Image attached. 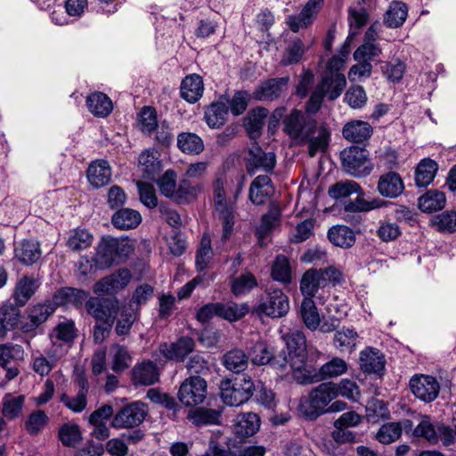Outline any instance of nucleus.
I'll use <instances>...</instances> for the list:
<instances>
[{
  "instance_id": "1",
  "label": "nucleus",
  "mask_w": 456,
  "mask_h": 456,
  "mask_svg": "<svg viewBox=\"0 0 456 456\" xmlns=\"http://www.w3.org/2000/svg\"><path fill=\"white\" fill-rule=\"evenodd\" d=\"M283 132L293 144H308V153L314 157L324 151L329 144L330 134L324 126H318L315 119L298 110H292L282 120Z\"/></svg>"
},
{
  "instance_id": "2",
  "label": "nucleus",
  "mask_w": 456,
  "mask_h": 456,
  "mask_svg": "<svg viewBox=\"0 0 456 456\" xmlns=\"http://www.w3.org/2000/svg\"><path fill=\"white\" fill-rule=\"evenodd\" d=\"M282 339L286 344L288 355L280 367L285 374L291 373L297 382L299 376H302L308 366L305 334L299 330H295L284 334Z\"/></svg>"
},
{
  "instance_id": "3",
  "label": "nucleus",
  "mask_w": 456,
  "mask_h": 456,
  "mask_svg": "<svg viewBox=\"0 0 456 456\" xmlns=\"http://www.w3.org/2000/svg\"><path fill=\"white\" fill-rule=\"evenodd\" d=\"M342 280V273L335 266H329L323 269L311 268L302 275L299 284L300 292L304 298L316 295L320 289L329 284H338Z\"/></svg>"
},
{
  "instance_id": "4",
  "label": "nucleus",
  "mask_w": 456,
  "mask_h": 456,
  "mask_svg": "<svg viewBox=\"0 0 456 456\" xmlns=\"http://www.w3.org/2000/svg\"><path fill=\"white\" fill-rule=\"evenodd\" d=\"M335 399V392L330 382H325L313 388L308 395L300 400L298 410L302 415L315 419L327 412L330 403Z\"/></svg>"
},
{
  "instance_id": "5",
  "label": "nucleus",
  "mask_w": 456,
  "mask_h": 456,
  "mask_svg": "<svg viewBox=\"0 0 456 456\" xmlns=\"http://www.w3.org/2000/svg\"><path fill=\"white\" fill-rule=\"evenodd\" d=\"M346 86V80L344 75L322 73L321 82L312 93L306 104V111L316 113L322 106L324 96L333 101L341 94Z\"/></svg>"
},
{
  "instance_id": "6",
  "label": "nucleus",
  "mask_w": 456,
  "mask_h": 456,
  "mask_svg": "<svg viewBox=\"0 0 456 456\" xmlns=\"http://www.w3.org/2000/svg\"><path fill=\"white\" fill-rule=\"evenodd\" d=\"M255 385L249 377L224 379L220 383V396L229 406H240L253 395Z\"/></svg>"
},
{
  "instance_id": "7",
  "label": "nucleus",
  "mask_w": 456,
  "mask_h": 456,
  "mask_svg": "<svg viewBox=\"0 0 456 456\" xmlns=\"http://www.w3.org/2000/svg\"><path fill=\"white\" fill-rule=\"evenodd\" d=\"M413 436L422 437L431 444H436L441 441L444 445H449L454 441V432L450 427L432 421L428 416H421L417 427L413 429Z\"/></svg>"
},
{
  "instance_id": "8",
  "label": "nucleus",
  "mask_w": 456,
  "mask_h": 456,
  "mask_svg": "<svg viewBox=\"0 0 456 456\" xmlns=\"http://www.w3.org/2000/svg\"><path fill=\"white\" fill-rule=\"evenodd\" d=\"M340 156L344 171L352 176H367L373 168L365 148L351 146L345 149Z\"/></svg>"
},
{
  "instance_id": "9",
  "label": "nucleus",
  "mask_w": 456,
  "mask_h": 456,
  "mask_svg": "<svg viewBox=\"0 0 456 456\" xmlns=\"http://www.w3.org/2000/svg\"><path fill=\"white\" fill-rule=\"evenodd\" d=\"M347 370V362L340 357L334 356L322 364L318 370L308 365L302 376H299L297 383L307 384L334 379L342 376L346 373Z\"/></svg>"
},
{
  "instance_id": "10",
  "label": "nucleus",
  "mask_w": 456,
  "mask_h": 456,
  "mask_svg": "<svg viewBox=\"0 0 456 456\" xmlns=\"http://www.w3.org/2000/svg\"><path fill=\"white\" fill-rule=\"evenodd\" d=\"M289 309V301L284 292L277 288L270 287L261 298L256 312L259 315L272 318L284 316Z\"/></svg>"
},
{
  "instance_id": "11",
  "label": "nucleus",
  "mask_w": 456,
  "mask_h": 456,
  "mask_svg": "<svg viewBox=\"0 0 456 456\" xmlns=\"http://www.w3.org/2000/svg\"><path fill=\"white\" fill-rule=\"evenodd\" d=\"M148 413L145 403L137 401L124 406L112 419L115 428H133L141 425Z\"/></svg>"
},
{
  "instance_id": "12",
  "label": "nucleus",
  "mask_w": 456,
  "mask_h": 456,
  "mask_svg": "<svg viewBox=\"0 0 456 456\" xmlns=\"http://www.w3.org/2000/svg\"><path fill=\"white\" fill-rule=\"evenodd\" d=\"M207 396V382L200 376L187 378L180 386L179 401L185 406H194L204 402Z\"/></svg>"
},
{
  "instance_id": "13",
  "label": "nucleus",
  "mask_w": 456,
  "mask_h": 456,
  "mask_svg": "<svg viewBox=\"0 0 456 456\" xmlns=\"http://www.w3.org/2000/svg\"><path fill=\"white\" fill-rule=\"evenodd\" d=\"M214 200L216 211L223 222V237L226 239L232 231L234 216L232 205L226 201L224 182L220 179L216 180L214 184Z\"/></svg>"
},
{
  "instance_id": "14",
  "label": "nucleus",
  "mask_w": 456,
  "mask_h": 456,
  "mask_svg": "<svg viewBox=\"0 0 456 456\" xmlns=\"http://www.w3.org/2000/svg\"><path fill=\"white\" fill-rule=\"evenodd\" d=\"M55 301L35 305L27 310V316L21 322L20 329L25 333L35 331L54 313Z\"/></svg>"
},
{
  "instance_id": "15",
  "label": "nucleus",
  "mask_w": 456,
  "mask_h": 456,
  "mask_svg": "<svg viewBox=\"0 0 456 456\" xmlns=\"http://www.w3.org/2000/svg\"><path fill=\"white\" fill-rule=\"evenodd\" d=\"M410 387L417 398L426 403L433 402L440 390V385L436 378L423 374L412 377Z\"/></svg>"
},
{
  "instance_id": "16",
  "label": "nucleus",
  "mask_w": 456,
  "mask_h": 456,
  "mask_svg": "<svg viewBox=\"0 0 456 456\" xmlns=\"http://www.w3.org/2000/svg\"><path fill=\"white\" fill-rule=\"evenodd\" d=\"M86 308L97 322L113 324L118 314V301L90 297L86 302Z\"/></svg>"
},
{
  "instance_id": "17",
  "label": "nucleus",
  "mask_w": 456,
  "mask_h": 456,
  "mask_svg": "<svg viewBox=\"0 0 456 456\" xmlns=\"http://www.w3.org/2000/svg\"><path fill=\"white\" fill-rule=\"evenodd\" d=\"M131 273L127 269H119L112 274L104 277L94 286V291L98 295H113L125 289L131 281Z\"/></svg>"
},
{
  "instance_id": "18",
  "label": "nucleus",
  "mask_w": 456,
  "mask_h": 456,
  "mask_svg": "<svg viewBox=\"0 0 456 456\" xmlns=\"http://www.w3.org/2000/svg\"><path fill=\"white\" fill-rule=\"evenodd\" d=\"M159 153L154 148L143 150L138 157V168L145 179L156 180L161 171L162 164Z\"/></svg>"
},
{
  "instance_id": "19",
  "label": "nucleus",
  "mask_w": 456,
  "mask_h": 456,
  "mask_svg": "<svg viewBox=\"0 0 456 456\" xmlns=\"http://www.w3.org/2000/svg\"><path fill=\"white\" fill-rule=\"evenodd\" d=\"M322 5L323 0H308L299 14L288 17L287 23L290 29L297 32L300 28H307L313 23Z\"/></svg>"
},
{
  "instance_id": "20",
  "label": "nucleus",
  "mask_w": 456,
  "mask_h": 456,
  "mask_svg": "<svg viewBox=\"0 0 456 456\" xmlns=\"http://www.w3.org/2000/svg\"><path fill=\"white\" fill-rule=\"evenodd\" d=\"M118 242L115 238H102L96 248L94 257V265L99 269H105L118 260L117 255Z\"/></svg>"
},
{
  "instance_id": "21",
  "label": "nucleus",
  "mask_w": 456,
  "mask_h": 456,
  "mask_svg": "<svg viewBox=\"0 0 456 456\" xmlns=\"http://www.w3.org/2000/svg\"><path fill=\"white\" fill-rule=\"evenodd\" d=\"M288 83V77L267 79L253 92V98L257 101H273L287 89Z\"/></svg>"
},
{
  "instance_id": "22",
  "label": "nucleus",
  "mask_w": 456,
  "mask_h": 456,
  "mask_svg": "<svg viewBox=\"0 0 456 456\" xmlns=\"http://www.w3.org/2000/svg\"><path fill=\"white\" fill-rule=\"evenodd\" d=\"M194 340L189 337H183L176 342L159 346V353L167 360L183 362L186 355L194 349Z\"/></svg>"
},
{
  "instance_id": "23",
  "label": "nucleus",
  "mask_w": 456,
  "mask_h": 456,
  "mask_svg": "<svg viewBox=\"0 0 456 456\" xmlns=\"http://www.w3.org/2000/svg\"><path fill=\"white\" fill-rule=\"evenodd\" d=\"M247 160V167L249 173H253L255 169H263L265 172H270L276 164L275 154L271 151L265 152L256 143L249 148Z\"/></svg>"
},
{
  "instance_id": "24",
  "label": "nucleus",
  "mask_w": 456,
  "mask_h": 456,
  "mask_svg": "<svg viewBox=\"0 0 456 456\" xmlns=\"http://www.w3.org/2000/svg\"><path fill=\"white\" fill-rule=\"evenodd\" d=\"M260 419L256 413L248 412L238 415L232 425L233 434L240 440L253 436L259 429Z\"/></svg>"
},
{
  "instance_id": "25",
  "label": "nucleus",
  "mask_w": 456,
  "mask_h": 456,
  "mask_svg": "<svg viewBox=\"0 0 456 456\" xmlns=\"http://www.w3.org/2000/svg\"><path fill=\"white\" fill-rule=\"evenodd\" d=\"M377 190L383 197L395 199L403 193L404 183L399 174L388 172L380 175Z\"/></svg>"
},
{
  "instance_id": "26",
  "label": "nucleus",
  "mask_w": 456,
  "mask_h": 456,
  "mask_svg": "<svg viewBox=\"0 0 456 456\" xmlns=\"http://www.w3.org/2000/svg\"><path fill=\"white\" fill-rule=\"evenodd\" d=\"M274 191L271 178L266 175L256 176L249 188V200L255 205L267 201Z\"/></svg>"
},
{
  "instance_id": "27",
  "label": "nucleus",
  "mask_w": 456,
  "mask_h": 456,
  "mask_svg": "<svg viewBox=\"0 0 456 456\" xmlns=\"http://www.w3.org/2000/svg\"><path fill=\"white\" fill-rule=\"evenodd\" d=\"M132 376L135 385L150 386L159 379V369L151 361L136 364L133 369Z\"/></svg>"
},
{
  "instance_id": "28",
  "label": "nucleus",
  "mask_w": 456,
  "mask_h": 456,
  "mask_svg": "<svg viewBox=\"0 0 456 456\" xmlns=\"http://www.w3.org/2000/svg\"><path fill=\"white\" fill-rule=\"evenodd\" d=\"M111 178V168L108 161L99 159L90 164L87 169V179L94 188L108 184Z\"/></svg>"
},
{
  "instance_id": "29",
  "label": "nucleus",
  "mask_w": 456,
  "mask_h": 456,
  "mask_svg": "<svg viewBox=\"0 0 456 456\" xmlns=\"http://www.w3.org/2000/svg\"><path fill=\"white\" fill-rule=\"evenodd\" d=\"M202 77L197 74L186 76L181 83V96L190 103L197 102L203 95Z\"/></svg>"
},
{
  "instance_id": "30",
  "label": "nucleus",
  "mask_w": 456,
  "mask_h": 456,
  "mask_svg": "<svg viewBox=\"0 0 456 456\" xmlns=\"http://www.w3.org/2000/svg\"><path fill=\"white\" fill-rule=\"evenodd\" d=\"M25 395L12 393L5 394L1 401L2 418L13 420L20 418L23 412Z\"/></svg>"
},
{
  "instance_id": "31",
  "label": "nucleus",
  "mask_w": 456,
  "mask_h": 456,
  "mask_svg": "<svg viewBox=\"0 0 456 456\" xmlns=\"http://www.w3.org/2000/svg\"><path fill=\"white\" fill-rule=\"evenodd\" d=\"M356 194L357 197L354 200H350L347 202H346L345 206L346 207L347 211H354L361 215V213L370 212L371 210L387 208L390 204H392L391 202L384 200L380 198H372L370 200H367L364 198V192L362 190V193Z\"/></svg>"
},
{
  "instance_id": "32",
  "label": "nucleus",
  "mask_w": 456,
  "mask_h": 456,
  "mask_svg": "<svg viewBox=\"0 0 456 456\" xmlns=\"http://www.w3.org/2000/svg\"><path fill=\"white\" fill-rule=\"evenodd\" d=\"M40 286V281L31 276H23L16 283L13 297L17 305L23 306L35 294Z\"/></svg>"
},
{
  "instance_id": "33",
  "label": "nucleus",
  "mask_w": 456,
  "mask_h": 456,
  "mask_svg": "<svg viewBox=\"0 0 456 456\" xmlns=\"http://www.w3.org/2000/svg\"><path fill=\"white\" fill-rule=\"evenodd\" d=\"M411 428L412 422L410 419H404L401 422H389L381 426L376 438L379 442L388 444L396 441L401 436L403 429L407 432L411 430Z\"/></svg>"
},
{
  "instance_id": "34",
  "label": "nucleus",
  "mask_w": 456,
  "mask_h": 456,
  "mask_svg": "<svg viewBox=\"0 0 456 456\" xmlns=\"http://www.w3.org/2000/svg\"><path fill=\"white\" fill-rule=\"evenodd\" d=\"M372 132V126L368 122L362 120L347 122L342 130L345 139L355 142L368 140L371 136Z\"/></svg>"
},
{
  "instance_id": "35",
  "label": "nucleus",
  "mask_w": 456,
  "mask_h": 456,
  "mask_svg": "<svg viewBox=\"0 0 456 456\" xmlns=\"http://www.w3.org/2000/svg\"><path fill=\"white\" fill-rule=\"evenodd\" d=\"M86 106L88 110L98 118L108 117L113 110L112 101L102 92H94L89 94L86 97Z\"/></svg>"
},
{
  "instance_id": "36",
  "label": "nucleus",
  "mask_w": 456,
  "mask_h": 456,
  "mask_svg": "<svg viewBox=\"0 0 456 456\" xmlns=\"http://www.w3.org/2000/svg\"><path fill=\"white\" fill-rule=\"evenodd\" d=\"M40 245L35 240H23L14 248L15 258L25 265H31L41 257Z\"/></svg>"
},
{
  "instance_id": "37",
  "label": "nucleus",
  "mask_w": 456,
  "mask_h": 456,
  "mask_svg": "<svg viewBox=\"0 0 456 456\" xmlns=\"http://www.w3.org/2000/svg\"><path fill=\"white\" fill-rule=\"evenodd\" d=\"M360 367L365 373H378L383 370L385 360L382 354L374 348L367 347L360 353Z\"/></svg>"
},
{
  "instance_id": "38",
  "label": "nucleus",
  "mask_w": 456,
  "mask_h": 456,
  "mask_svg": "<svg viewBox=\"0 0 456 456\" xmlns=\"http://www.w3.org/2000/svg\"><path fill=\"white\" fill-rule=\"evenodd\" d=\"M298 313L307 329L314 331L319 328L321 314L314 299L311 297L303 298Z\"/></svg>"
},
{
  "instance_id": "39",
  "label": "nucleus",
  "mask_w": 456,
  "mask_h": 456,
  "mask_svg": "<svg viewBox=\"0 0 456 456\" xmlns=\"http://www.w3.org/2000/svg\"><path fill=\"white\" fill-rule=\"evenodd\" d=\"M359 341V335L354 329L344 327L336 331L333 345L341 352L352 353Z\"/></svg>"
},
{
  "instance_id": "40",
  "label": "nucleus",
  "mask_w": 456,
  "mask_h": 456,
  "mask_svg": "<svg viewBox=\"0 0 456 456\" xmlns=\"http://www.w3.org/2000/svg\"><path fill=\"white\" fill-rule=\"evenodd\" d=\"M111 222L119 230H129L137 227L142 222L141 214L132 208H121L113 216Z\"/></svg>"
},
{
  "instance_id": "41",
  "label": "nucleus",
  "mask_w": 456,
  "mask_h": 456,
  "mask_svg": "<svg viewBox=\"0 0 456 456\" xmlns=\"http://www.w3.org/2000/svg\"><path fill=\"white\" fill-rule=\"evenodd\" d=\"M446 198L444 192L430 190L420 196L418 200L419 208L425 213H432L444 208Z\"/></svg>"
},
{
  "instance_id": "42",
  "label": "nucleus",
  "mask_w": 456,
  "mask_h": 456,
  "mask_svg": "<svg viewBox=\"0 0 456 456\" xmlns=\"http://www.w3.org/2000/svg\"><path fill=\"white\" fill-rule=\"evenodd\" d=\"M228 116V105L224 101L210 104L205 110V119L211 128H219L223 126Z\"/></svg>"
},
{
  "instance_id": "43",
  "label": "nucleus",
  "mask_w": 456,
  "mask_h": 456,
  "mask_svg": "<svg viewBox=\"0 0 456 456\" xmlns=\"http://www.w3.org/2000/svg\"><path fill=\"white\" fill-rule=\"evenodd\" d=\"M330 241L335 246L348 248L355 243V234L346 225H336L328 232Z\"/></svg>"
},
{
  "instance_id": "44",
  "label": "nucleus",
  "mask_w": 456,
  "mask_h": 456,
  "mask_svg": "<svg viewBox=\"0 0 456 456\" xmlns=\"http://www.w3.org/2000/svg\"><path fill=\"white\" fill-rule=\"evenodd\" d=\"M177 147L190 155H198L204 150L202 139L194 133L183 132L177 136Z\"/></svg>"
},
{
  "instance_id": "45",
  "label": "nucleus",
  "mask_w": 456,
  "mask_h": 456,
  "mask_svg": "<svg viewBox=\"0 0 456 456\" xmlns=\"http://www.w3.org/2000/svg\"><path fill=\"white\" fill-rule=\"evenodd\" d=\"M235 447L232 439L224 436L221 432L213 434L209 441V448L204 456H233L230 450Z\"/></svg>"
},
{
  "instance_id": "46",
  "label": "nucleus",
  "mask_w": 456,
  "mask_h": 456,
  "mask_svg": "<svg viewBox=\"0 0 456 456\" xmlns=\"http://www.w3.org/2000/svg\"><path fill=\"white\" fill-rule=\"evenodd\" d=\"M268 110L258 107L250 110L247 117L246 129L250 138L255 139L261 134Z\"/></svg>"
},
{
  "instance_id": "47",
  "label": "nucleus",
  "mask_w": 456,
  "mask_h": 456,
  "mask_svg": "<svg viewBox=\"0 0 456 456\" xmlns=\"http://www.w3.org/2000/svg\"><path fill=\"white\" fill-rule=\"evenodd\" d=\"M88 297V293L83 289L74 288H62L59 289L53 296L55 305H81Z\"/></svg>"
},
{
  "instance_id": "48",
  "label": "nucleus",
  "mask_w": 456,
  "mask_h": 456,
  "mask_svg": "<svg viewBox=\"0 0 456 456\" xmlns=\"http://www.w3.org/2000/svg\"><path fill=\"white\" fill-rule=\"evenodd\" d=\"M437 171V164L430 159H422L416 167L415 182L417 186H428L435 178Z\"/></svg>"
},
{
  "instance_id": "49",
  "label": "nucleus",
  "mask_w": 456,
  "mask_h": 456,
  "mask_svg": "<svg viewBox=\"0 0 456 456\" xmlns=\"http://www.w3.org/2000/svg\"><path fill=\"white\" fill-rule=\"evenodd\" d=\"M93 235L86 229L77 228L70 231L66 245L72 251H81L88 248L93 242Z\"/></svg>"
},
{
  "instance_id": "50",
  "label": "nucleus",
  "mask_w": 456,
  "mask_h": 456,
  "mask_svg": "<svg viewBox=\"0 0 456 456\" xmlns=\"http://www.w3.org/2000/svg\"><path fill=\"white\" fill-rule=\"evenodd\" d=\"M408 15L407 5L402 2H393L385 13L384 22L389 28H398L403 24Z\"/></svg>"
},
{
  "instance_id": "51",
  "label": "nucleus",
  "mask_w": 456,
  "mask_h": 456,
  "mask_svg": "<svg viewBox=\"0 0 456 456\" xmlns=\"http://www.w3.org/2000/svg\"><path fill=\"white\" fill-rule=\"evenodd\" d=\"M223 363L227 370L240 373L248 368V357L242 350L235 348L224 355Z\"/></svg>"
},
{
  "instance_id": "52",
  "label": "nucleus",
  "mask_w": 456,
  "mask_h": 456,
  "mask_svg": "<svg viewBox=\"0 0 456 456\" xmlns=\"http://www.w3.org/2000/svg\"><path fill=\"white\" fill-rule=\"evenodd\" d=\"M110 354L111 357V369L115 372L124 371L132 362V357L124 346L118 344L112 345L110 349Z\"/></svg>"
},
{
  "instance_id": "53",
  "label": "nucleus",
  "mask_w": 456,
  "mask_h": 456,
  "mask_svg": "<svg viewBox=\"0 0 456 456\" xmlns=\"http://www.w3.org/2000/svg\"><path fill=\"white\" fill-rule=\"evenodd\" d=\"M362 193L360 184L353 180H342L330 186L328 194L335 200L344 199L352 194Z\"/></svg>"
},
{
  "instance_id": "54",
  "label": "nucleus",
  "mask_w": 456,
  "mask_h": 456,
  "mask_svg": "<svg viewBox=\"0 0 456 456\" xmlns=\"http://www.w3.org/2000/svg\"><path fill=\"white\" fill-rule=\"evenodd\" d=\"M201 191L200 184H192L188 179H182L176 186L173 200L179 204L188 203L196 199Z\"/></svg>"
},
{
  "instance_id": "55",
  "label": "nucleus",
  "mask_w": 456,
  "mask_h": 456,
  "mask_svg": "<svg viewBox=\"0 0 456 456\" xmlns=\"http://www.w3.org/2000/svg\"><path fill=\"white\" fill-rule=\"evenodd\" d=\"M188 419L196 426L218 424L221 411L214 409L199 408L191 411Z\"/></svg>"
},
{
  "instance_id": "56",
  "label": "nucleus",
  "mask_w": 456,
  "mask_h": 456,
  "mask_svg": "<svg viewBox=\"0 0 456 456\" xmlns=\"http://www.w3.org/2000/svg\"><path fill=\"white\" fill-rule=\"evenodd\" d=\"M19 310L10 305L0 307V338L4 337L7 330H12L19 322Z\"/></svg>"
},
{
  "instance_id": "57",
  "label": "nucleus",
  "mask_w": 456,
  "mask_h": 456,
  "mask_svg": "<svg viewBox=\"0 0 456 456\" xmlns=\"http://www.w3.org/2000/svg\"><path fill=\"white\" fill-rule=\"evenodd\" d=\"M248 312L247 304H236L233 302L219 303V317L229 322H236Z\"/></svg>"
},
{
  "instance_id": "58",
  "label": "nucleus",
  "mask_w": 456,
  "mask_h": 456,
  "mask_svg": "<svg viewBox=\"0 0 456 456\" xmlns=\"http://www.w3.org/2000/svg\"><path fill=\"white\" fill-rule=\"evenodd\" d=\"M335 392V398L342 396L352 401H357L360 396V388L357 384L348 379H343L338 383L330 382Z\"/></svg>"
},
{
  "instance_id": "59",
  "label": "nucleus",
  "mask_w": 456,
  "mask_h": 456,
  "mask_svg": "<svg viewBox=\"0 0 456 456\" xmlns=\"http://www.w3.org/2000/svg\"><path fill=\"white\" fill-rule=\"evenodd\" d=\"M59 438L65 446L75 447L81 441L82 436L77 425L65 423L59 429Z\"/></svg>"
},
{
  "instance_id": "60",
  "label": "nucleus",
  "mask_w": 456,
  "mask_h": 456,
  "mask_svg": "<svg viewBox=\"0 0 456 456\" xmlns=\"http://www.w3.org/2000/svg\"><path fill=\"white\" fill-rule=\"evenodd\" d=\"M433 225L441 232L452 233L456 232V211H444L436 216L432 220Z\"/></svg>"
},
{
  "instance_id": "61",
  "label": "nucleus",
  "mask_w": 456,
  "mask_h": 456,
  "mask_svg": "<svg viewBox=\"0 0 456 456\" xmlns=\"http://www.w3.org/2000/svg\"><path fill=\"white\" fill-rule=\"evenodd\" d=\"M272 277L273 280L289 283L291 280L290 266L289 260L284 256H278L272 266Z\"/></svg>"
},
{
  "instance_id": "62",
  "label": "nucleus",
  "mask_w": 456,
  "mask_h": 456,
  "mask_svg": "<svg viewBox=\"0 0 456 456\" xmlns=\"http://www.w3.org/2000/svg\"><path fill=\"white\" fill-rule=\"evenodd\" d=\"M213 256L210 238L204 235L200 241V247L196 253V268L199 272L205 270Z\"/></svg>"
},
{
  "instance_id": "63",
  "label": "nucleus",
  "mask_w": 456,
  "mask_h": 456,
  "mask_svg": "<svg viewBox=\"0 0 456 456\" xmlns=\"http://www.w3.org/2000/svg\"><path fill=\"white\" fill-rule=\"evenodd\" d=\"M47 415L41 410L31 412L25 421V428L31 436L37 435L48 423Z\"/></svg>"
},
{
  "instance_id": "64",
  "label": "nucleus",
  "mask_w": 456,
  "mask_h": 456,
  "mask_svg": "<svg viewBox=\"0 0 456 456\" xmlns=\"http://www.w3.org/2000/svg\"><path fill=\"white\" fill-rule=\"evenodd\" d=\"M140 129L143 134H151L155 131L158 124L157 112L154 108L146 106L139 114Z\"/></svg>"
}]
</instances>
